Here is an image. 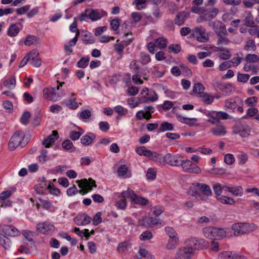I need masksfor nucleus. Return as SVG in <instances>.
<instances>
[{"label":"nucleus","instance_id":"nucleus-1","mask_svg":"<svg viewBox=\"0 0 259 259\" xmlns=\"http://www.w3.org/2000/svg\"><path fill=\"white\" fill-rule=\"evenodd\" d=\"M158 159L160 160H157L156 161V162L160 164H163L164 163H166L167 164L172 166H180L181 159L180 155L178 154H172L167 153L164 156H162V155L158 153Z\"/></svg>","mask_w":259,"mask_h":259},{"label":"nucleus","instance_id":"nucleus-2","mask_svg":"<svg viewBox=\"0 0 259 259\" xmlns=\"http://www.w3.org/2000/svg\"><path fill=\"white\" fill-rule=\"evenodd\" d=\"M64 84V82L59 83V84L57 85L56 89L54 88H45L43 91V93L46 96V98L52 100L53 101H56L60 99V98L64 96V93H61V94L57 92L60 89V87H62Z\"/></svg>","mask_w":259,"mask_h":259},{"label":"nucleus","instance_id":"nucleus-3","mask_svg":"<svg viewBox=\"0 0 259 259\" xmlns=\"http://www.w3.org/2000/svg\"><path fill=\"white\" fill-rule=\"evenodd\" d=\"M76 183L78 184V187L81 189L79 191V193L81 195H84L92 190V187H96L95 181L91 178L87 180L83 179L80 180H77Z\"/></svg>","mask_w":259,"mask_h":259},{"label":"nucleus","instance_id":"nucleus-4","mask_svg":"<svg viewBox=\"0 0 259 259\" xmlns=\"http://www.w3.org/2000/svg\"><path fill=\"white\" fill-rule=\"evenodd\" d=\"M25 137L23 132L19 131L16 132L11 138L9 143V148L11 150H14L19 146Z\"/></svg>","mask_w":259,"mask_h":259},{"label":"nucleus","instance_id":"nucleus-5","mask_svg":"<svg viewBox=\"0 0 259 259\" xmlns=\"http://www.w3.org/2000/svg\"><path fill=\"white\" fill-rule=\"evenodd\" d=\"M180 165L185 172L197 174H200L201 171V169L198 166L189 160H181Z\"/></svg>","mask_w":259,"mask_h":259},{"label":"nucleus","instance_id":"nucleus-6","mask_svg":"<svg viewBox=\"0 0 259 259\" xmlns=\"http://www.w3.org/2000/svg\"><path fill=\"white\" fill-rule=\"evenodd\" d=\"M192 35L197 41L201 42H206L209 39V35L205 29L202 27H195L192 30Z\"/></svg>","mask_w":259,"mask_h":259},{"label":"nucleus","instance_id":"nucleus-7","mask_svg":"<svg viewBox=\"0 0 259 259\" xmlns=\"http://www.w3.org/2000/svg\"><path fill=\"white\" fill-rule=\"evenodd\" d=\"M136 152L140 156L143 155L148 158L151 160H153L156 162V160H159L158 159V153L154 151H152L147 149L144 146H141L138 147L136 149Z\"/></svg>","mask_w":259,"mask_h":259},{"label":"nucleus","instance_id":"nucleus-8","mask_svg":"<svg viewBox=\"0 0 259 259\" xmlns=\"http://www.w3.org/2000/svg\"><path fill=\"white\" fill-rule=\"evenodd\" d=\"M36 231L43 234H49L53 232L55 226L48 222H44L37 224L36 226Z\"/></svg>","mask_w":259,"mask_h":259},{"label":"nucleus","instance_id":"nucleus-9","mask_svg":"<svg viewBox=\"0 0 259 259\" xmlns=\"http://www.w3.org/2000/svg\"><path fill=\"white\" fill-rule=\"evenodd\" d=\"M87 12L88 17L92 21L98 20L107 15V13L103 10L87 9Z\"/></svg>","mask_w":259,"mask_h":259},{"label":"nucleus","instance_id":"nucleus-10","mask_svg":"<svg viewBox=\"0 0 259 259\" xmlns=\"http://www.w3.org/2000/svg\"><path fill=\"white\" fill-rule=\"evenodd\" d=\"M155 111L154 108L152 106H145L144 110H140L136 113V116L139 120L143 118L149 120L151 118V114Z\"/></svg>","mask_w":259,"mask_h":259},{"label":"nucleus","instance_id":"nucleus-11","mask_svg":"<svg viewBox=\"0 0 259 259\" xmlns=\"http://www.w3.org/2000/svg\"><path fill=\"white\" fill-rule=\"evenodd\" d=\"M208 25L211 27L218 35L227 34L225 25L220 21H210Z\"/></svg>","mask_w":259,"mask_h":259},{"label":"nucleus","instance_id":"nucleus-12","mask_svg":"<svg viewBox=\"0 0 259 259\" xmlns=\"http://www.w3.org/2000/svg\"><path fill=\"white\" fill-rule=\"evenodd\" d=\"M193 253L192 247H182L177 251L176 257L177 259H189Z\"/></svg>","mask_w":259,"mask_h":259},{"label":"nucleus","instance_id":"nucleus-13","mask_svg":"<svg viewBox=\"0 0 259 259\" xmlns=\"http://www.w3.org/2000/svg\"><path fill=\"white\" fill-rule=\"evenodd\" d=\"M141 226L145 227H149L151 225H161L162 226V223L159 219L150 217H144L139 221Z\"/></svg>","mask_w":259,"mask_h":259},{"label":"nucleus","instance_id":"nucleus-14","mask_svg":"<svg viewBox=\"0 0 259 259\" xmlns=\"http://www.w3.org/2000/svg\"><path fill=\"white\" fill-rule=\"evenodd\" d=\"M188 243L196 249H202L207 246V242L202 238H193L188 240Z\"/></svg>","mask_w":259,"mask_h":259},{"label":"nucleus","instance_id":"nucleus-15","mask_svg":"<svg viewBox=\"0 0 259 259\" xmlns=\"http://www.w3.org/2000/svg\"><path fill=\"white\" fill-rule=\"evenodd\" d=\"M219 259H247V257L236 252L226 251L219 254Z\"/></svg>","mask_w":259,"mask_h":259},{"label":"nucleus","instance_id":"nucleus-16","mask_svg":"<svg viewBox=\"0 0 259 259\" xmlns=\"http://www.w3.org/2000/svg\"><path fill=\"white\" fill-rule=\"evenodd\" d=\"M233 132L242 137H247L250 135V129L247 125L240 124L234 127Z\"/></svg>","mask_w":259,"mask_h":259},{"label":"nucleus","instance_id":"nucleus-17","mask_svg":"<svg viewBox=\"0 0 259 259\" xmlns=\"http://www.w3.org/2000/svg\"><path fill=\"white\" fill-rule=\"evenodd\" d=\"M241 102V100L238 98L229 99L226 100L224 102V108L227 110L234 112V110L238 105V103Z\"/></svg>","mask_w":259,"mask_h":259},{"label":"nucleus","instance_id":"nucleus-18","mask_svg":"<svg viewBox=\"0 0 259 259\" xmlns=\"http://www.w3.org/2000/svg\"><path fill=\"white\" fill-rule=\"evenodd\" d=\"M202 192L206 196H210L212 195V191L210 187L205 184L196 183L192 185V187Z\"/></svg>","mask_w":259,"mask_h":259},{"label":"nucleus","instance_id":"nucleus-19","mask_svg":"<svg viewBox=\"0 0 259 259\" xmlns=\"http://www.w3.org/2000/svg\"><path fill=\"white\" fill-rule=\"evenodd\" d=\"M58 138V134L56 131H53L52 134L49 136L42 141V144L46 148H49Z\"/></svg>","mask_w":259,"mask_h":259},{"label":"nucleus","instance_id":"nucleus-20","mask_svg":"<svg viewBox=\"0 0 259 259\" xmlns=\"http://www.w3.org/2000/svg\"><path fill=\"white\" fill-rule=\"evenodd\" d=\"M3 232L7 235L15 237L20 235V231L12 225H6L3 229Z\"/></svg>","mask_w":259,"mask_h":259},{"label":"nucleus","instance_id":"nucleus-21","mask_svg":"<svg viewBox=\"0 0 259 259\" xmlns=\"http://www.w3.org/2000/svg\"><path fill=\"white\" fill-rule=\"evenodd\" d=\"M75 223L77 225H86L91 221V218L85 214H82L77 215L74 219Z\"/></svg>","mask_w":259,"mask_h":259},{"label":"nucleus","instance_id":"nucleus-22","mask_svg":"<svg viewBox=\"0 0 259 259\" xmlns=\"http://www.w3.org/2000/svg\"><path fill=\"white\" fill-rule=\"evenodd\" d=\"M143 103L153 102L158 99V95L154 91H149L144 97L141 98Z\"/></svg>","mask_w":259,"mask_h":259},{"label":"nucleus","instance_id":"nucleus-23","mask_svg":"<svg viewBox=\"0 0 259 259\" xmlns=\"http://www.w3.org/2000/svg\"><path fill=\"white\" fill-rule=\"evenodd\" d=\"M215 227L208 226L203 228L202 233L203 236L207 239L214 240Z\"/></svg>","mask_w":259,"mask_h":259},{"label":"nucleus","instance_id":"nucleus-24","mask_svg":"<svg viewBox=\"0 0 259 259\" xmlns=\"http://www.w3.org/2000/svg\"><path fill=\"white\" fill-rule=\"evenodd\" d=\"M213 135L217 136H224L226 134L225 127L221 123L217 124V126L211 128Z\"/></svg>","mask_w":259,"mask_h":259},{"label":"nucleus","instance_id":"nucleus-25","mask_svg":"<svg viewBox=\"0 0 259 259\" xmlns=\"http://www.w3.org/2000/svg\"><path fill=\"white\" fill-rule=\"evenodd\" d=\"M226 189L227 191L229 192L235 196H241L243 193V189L240 186L235 187L227 186Z\"/></svg>","mask_w":259,"mask_h":259},{"label":"nucleus","instance_id":"nucleus-26","mask_svg":"<svg viewBox=\"0 0 259 259\" xmlns=\"http://www.w3.org/2000/svg\"><path fill=\"white\" fill-rule=\"evenodd\" d=\"M176 117L180 122L188 124L190 126L194 125L195 122L197 121V119L196 118H188L183 117L178 113L176 114Z\"/></svg>","mask_w":259,"mask_h":259},{"label":"nucleus","instance_id":"nucleus-27","mask_svg":"<svg viewBox=\"0 0 259 259\" xmlns=\"http://www.w3.org/2000/svg\"><path fill=\"white\" fill-rule=\"evenodd\" d=\"M206 116L209 118L208 119V122L213 124H217L220 123L217 111H209L206 114Z\"/></svg>","mask_w":259,"mask_h":259},{"label":"nucleus","instance_id":"nucleus-28","mask_svg":"<svg viewBox=\"0 0 259 259\" xmlns=\"http://www.w3.org/2000/svg\"><path fill=\"white\" fill-rule=\"evenodd\" d=\"M232 229L234 232L235 235L244 234V223H237L234 224L232 226Z\"/></svg>","mask_w":259,"mask_h":259},{"label":"nucleus","instance_id":"nucleus-29","mask_svg":"<svg viewBox=\"0 0 259 259\" xmlns=\"http://www.w3.org/2000/svg\"><path fill=\"white\" fill-rule=\"evenodd\" d=\"M117 174L119 177H123L125 178H130L131 176V174L128 170L127 167L124 165H121L118 170Z\"/></svg>","mask_w":259,"mask_h":259},{"label":"nucleus","instance_id":"nucleus-30","mask_svg":"<svg viewBox=\"0 0 259 259\" xmlns=\"http://www.w3.org/2000/svg\"><path fill=\"white\" fill-rule=\"evenodd\" d=\"M11 241L10 239L5 235L0 233V245L5 249L8 250L11 247Z\"/></svg>","mask_w":259,"mask_h":259},{"label":"nucleus","instance_id":"nucleus-31","mask_svg":"<svg viewBox=\"0 0 259 259\" xmlns=\"http://www.w3.org/2000/svg\"><path fill=\"white\" fill-rule=\"evenodd\" d=\"M227 229L215 227L214 239H221L226 237Z\"/></svg>","mask_w":259,"mask_h":259},{"label":"nucleus","instance_id":"nucleus-32","mask_svg":"<svg viewBox=\"0 0 259 259\" xmlns=\"http://www.w3.org/2000/svg\"><path fill=\"white\" fill-rule=\"evenodd\" d=\"M226 187H227V186L223 185L220 183L214 184L212 186L213 190L217 197L221 196L223 191H227Z\"/></svg>","mask_w":259,"mask_h":259},{"label":"nucleus","instance_id":"nucleus-33","mask_svg":"<svg viewBox=\"0 0 259 259\" xmlns=\"http://www.w3.org/2000/svg\"><path fill=\"white\" fill-rule=\"evenodd\" d=\"M138 259H153V255L145 249H140L137 255Z\"/></svg>","mask_w":259,"mask_h":259},{"label":"nucleus","instance_id":"nucleus-34","mask_svg":"<svg viewBox=\"0 0 259 259\" xmlns=\"http://www.w3.org/2000/svg\"><path fill=\"white\" fill-rule=\"evenodd\" d=\"M188 13L185 12L179 13L175 19V23L180 26L184 24L186 18L188 16Z\"/></svg>","mask_w":259,"mask_h":259},{"label":"nucleus","instance_id":"nucleus-35","mask_svg":"<svg viewBox=\"0 0 259 259\" xmlns=\"http://www.w3.org/2000/svg\"><path fill=\"white\" fill-rule=\"evenodd\" d=\"M136 195V194L133 190L128 189L127 190L124 191L120 193L119 197H122L125 200H126V198L130 199L131 200L133 201Z\"/></svg>","mask_w":259,"mask_h":259},{"label":"nucleus","instance_id":"nucleus-36","mask_svg":"<svg viewBox=\"0 0 259 259\" xmlns=\"http://www.w3.org/2000/svg\"><path fill=\"white\" fill-rule=\"evenodd\" d=\"M219 10L217 8H212L209 10H204L203 16L205 19H212L214 18L218 14Z\"/></svg>","mask_w":259,"mask_h":259},{"label":"nucleus","instance_id":"nucleus-37","mask_svg":"<svg viewBox=\"0 0 259 259\" xmlns=\"http://www.w3.org/2000/svg\"><path fill=\"white\" fill-rule=\"evenodd\" d=\"M26 46H30L39 44V38L33 35H28L27 36L24 41Z\"/></svg>","mask_w":259,"mask_h":259},{"label":"nucleus","instance_id":"nucleus-38","mask_svg":"<svg viewBox=\"0 0 259 259\" xmlns=\"http://www.w3.org/2000/svg\"><path fill=\"white\" fill-rule=\"evenodd\" d=\"M94 138L95 136L93 134L89 133L83 136L80 139V142L83 145L89 146L92 143Z\"/></svg>","mask_w":259,"mask_h":259},{"label":"nucleus","instance_id":"nucleus-39","mask_svg":"<svg viewBox=\"0 0 259 259\" xmlns=\"http://www.w3.org/2000/svg\"><path fill=\"white\" fill-rule=\"evenodd\" d=\"M62 103L68 108L72 109H75L78 106V103L75 101V98L72 97L69 99L64 100L62 102Z\"/></svg>","mask_w":259,"mask_h":259},{"label":"nucleus","instance_id":"nucleus-40","mask_svg":"<svg viewBox=\"0 0 259 259\" xmlns=\"http://www.w3.org/2000/svg\"><path fill=\"white\" fill-rule=\"evenodd\" d=\"M217 199L222 203L229 205H234L235 201L232 198L227 197L226 196L221 195L217 197Z\"/></svg>","mask_w":259,"mask_h":259},{"label":"nucleus","instance_id":"nucleus-41","mask_svg":"<svg viewBox=\"0 0 259 259\" xmlns=\"http://www.w3.org/2000/svg\"><path fill=\"white\" fill-rule=\"evenodd\" d=\"M16 81L14 76L7 79L4 82V85L7 88L12 90L16 87Z\"/></svg>","mask_w":259,"mask_h":259},{"label":"nucleus","instance_id":"nucleus-42","mask_svg":"<svg viewBox=\"0 0 259 259\" xmlns=\"http://www.w3.org/2000/svg\"><path fill=\"white\" fill-rule=\"evenodd\" d=\"M39 201L43 208L51 211H54V208L51 201L42 199H40Z\"/></svg>","mask_w":259,"mask_h":259},{"label":"nucleus","instance_id":"nucleus-43","mask_svg":"<svg viewBox=\"0 0 259 259\" xmlns=\"http://www.w3.org/2000/svg\"><path fill=\"white\" fill-rule=\"evenodd\" d=\"M127 103L131 108H134L143 103L141 98L132 97L128 99Z\"/></svg>","mask_w":259,"mask_h":259},{"label":"nucleus","instance_id":"nucleus-44","mask_svg":"<svg viewBox=\"0 0 259 259\" xmlns=\"http://www.w3.org/2000/svg\"><path fill=\"white\" fill-rule=\"evenodd\" d=\"M202 101L206 104H210L214 100V97L209 94L204 93L199 96Z\"/></svg>","mask_w":259,"mask_h":259},{"label":"nucleus","instance_id":"nucleus-45","mask_svg":"<svg viewBox=\"0 0 259 259\" xmlns=\"http://www.w3.org/2000/svg\"><path fill=\"white\" fill-rule=\"evenodd\" d=\"M205 90V87L201 83H195L193 87V91L194 93L197 94L200 96L202 94H203L204 91Z\"/></svg>","mask_w":259,"mask_h":259},{"label":"nucleus","instance_id":"nucleus-46","mask_svg":"<svg viewBox=\"0 0 259 259\" xmlns=\"http://www.w3.org/2000/svg\"><path fill=\"white\" fill-rule=\"evenodd\" d=\"M20 30L17 24H12L9 27L8 33L11 36H15L19 33Z\"/></svg>","mask_w":259,"mask_h":259},{"label":"nucleus","instance_id":"nucleus-47","mask_svg":"<svg viewBox=\"0 0 259 259\" xmlns=\"http://www.w3.org/2000/svg\"><path fill=\"white\" fill-rule=\"evenodd\" d=\"M133 202H134L135 204L142 205H146L148 204L149 202L147 199L141 196H139L137 195V194L133 199Z\"/></svg>","mask_w":259,"mask_h":259},{"label":"nucleus","instance_id":"nucleus-48","mask_svg":"<svg viewBox=\"0 0 259 259\" xmlns=\"http://www.w3.org/2000/svg\"><path fill=\"white\" fill-rule=\"evenodd\" d=\"M115 206L118 209L124 210L127 207L126 200L122 197L116 201L115 203Z\"/></svg>","mask_w":259,"mask_h":259},{"label":"nucleus","instance_id":"nucleus-49","mask_svg":"<svg viewBox=\"0 0 259 259\" xmlns=\"http://www.w3.org/2000/svg\"><path fill=\"white\" fill-rule=\"evenodd\" d=\"M178 237L169 238L168 243L166 245L167 248L169 250L175 248L178 245Z\"/></svg>","mask_w":259,"mask_h":259},{"label":"nucleus","instance_id":"nucleus-50","mask_svg":"<svg viewBox=\"0 0 259 259\" xmlns=\"http://www.w3.org/2000/svg\"><path fill=\"white\" fill-rule=\"evenodd\" d=\"M38 161L41 163H44L50 159L49 157L47 156V150L44 149L40 152V154L38 157Z\"/></svg>","mask_w":259,"mask_h":259},{"label":"nucleus","instance_id":"nucleus-51","mask_svg":"<svg viewBox=\"0 0 259 259\" xmlns=\"http://www.w3.org/2000/svg\"><path fill=\"white\" fill-rule=\"evenodd\" d=\"M244 70L246 72L252 71L256 73L258 70V67L250 63H246L244 66Z\"/></svg>","mask_w":259,"mask_h":259},{"label":"nucleus","instance_id":"nucleus-52","mask_svg":"<svg viewBox=\"0 0 259 259\" xmlns=\"http://www.w3.org/2000/svg\"><path fill=\"white\" fill-rule=\"evenodd\" d=\"M257 226L254 224L244 223V230L245 234L254 231L257 229Z\"/></svg>","mask_w":259,"mask_h":259},{"label":"nucleus","instance_id":"nucleus-53","mask_svg":"<svg viewBox=\"0 0 259 259\" xmlns=\"http://www.w3.org/2000/svg\"><path fill=\"white\" fill-rule=\"evenodd\" d=\"M244 49L247 51H254L256 49V46L254 40L252 39L248 40L246 42Z\"/></svg>","mask_w":259,"mask_h":259},{"label":"nucleus","instance_id":"nucleus-54","mask_svg":"<svg viewBox=\"0 0 259 259\" xmlns=\"http://www.w3.org/2000/svg\"><path fill=\"white\" fill-rule=\"evenodd\" d=\"M154 43L155 44L156 47L159 49L164 48L166 46V40L160 37L156 39Z\"/></svg>","mask_w":259,"mask_h":259},{"label":"nucleus","instance_id":"nucleus-55","mask_svg":"<svg viewBox=\"0 0 259 259\" xmlns=\"http://www.w3.org/2000/svg\"><path fill=\"white\" fill-rule=\"evenodd\" d=\"M77 42L76 38H73L71 40H70L68 43L65 45L64 46V49L66 52L72 53V50L71 49V47L73 46H74Z\"/></svg>","mask_w":259,"mask_h":259},{"label":"nucleus","instance_id":"nucleus-56","mask_svg":"<svg viewBox=\"0 0 259 259\" xmlns=\"http://www.w3.org/2000/svg\"><path fill=\"white\" fill-rule=\"evenodd\" d=\"M118 41L119 40L118 39L116 41V43L114 45V48L115 50L118 53L119 58H121L122 57L124 46L121 43H119Z\"/></svg>","mask_w":259,"mask_h":259},{"label":"nucleus","instance_id":"nucleus-57","mask_svg":"<svg viewBox=\"0 0 259 259\" xmlns=\"http://www.w3.org/2000/svg\"><path fill=\"white\" fill-rule=\"evenodd\" d=\"M239 164H244L248 160L247 155L243 152H241L237 156Z\"/></svg>","mask_w":259,"mask_h":259},{"label":"nucleus","instance_id":"nucleus-58","mask_svg":"<svg viewBox=\"0 0 259 259\" xmlns=\"http://www.w3.org/2000/svg\"><path fill=\"white\" fill-rule=\"evenodd\" d=\"M174 128V125L171 123L167 122H163L161 123L160 126V130L161 132H164L166 131H171Z\"/></svg>","mask_w":259,"mask_h":259},{"label":"nucleus","instance_id":"nucleus-59","mask_svg":"<svg viewBox=\"0 0 259 259\" xmlns=\"http://www.w3.org/2000/svg\"><path fill=\"white\" fill-rule=\"evenodd\" d=\"M244 24L247 26H252L254 25L253 17L250 14H248L243 20Z\"/></svg>","mask_w":259,"mask_h":259},{"label":"nucleus","instance_id":"nucleus-60","mask_svg":"<svg viewBox=\"0 0 259 259\" xmlns=\"http://www.w3.org/2000/svg\"><path fill=\"white\" fill-rule=\"evenodd\" d=\"M23 235L29 242H33V237L34 235V232L28 230H23L22 232Z\"/></svg>","mask_w":259,"mask_h":259},{"label":"nucleus","instance_id":"nucleus-61","mask_svg":"<svg viewBox=\"0 0 259 259\" xmlns=\"http://www.w3.org/2000/svg\"><path fill=\"white\" fill-rule=\"evenodd\" d=\"M47 188L49 190L50 193L51 194H53V195H54L56 196H58L60 193V190H59V189H58L56 187H54L53 184L51 182H49V185L47 187Z\"/></svg>","mask_w":259,"mask_h":259},{"label":"nucleus","instance_id":"nucleus-62","mask_svg":"<svg viewBox=\"0 0 259 259\" xmlns=\"http://www.w3.org/2000/svg\"><path fill=\"white\" fill-rule=\"evenodd\" d=\"M165 230L169 238L178 237V235L174 228L167 226L165 228Z\"/></svg>","mask_w":259,"mask_h":259},{"label":"nucleus","instance_id":"nucleus-63","mask_svg":"<svg viewBox=\"0 0 259 259\" xmlns=\"http://www.w3.org/2000/svg\"><path fill=\"white\" fill-rule=\"evenodd\" d=\"M78 115L80 119H88L91 116V112L88 109H85L78 113Z\"/></svg>","mask_w":259,"mask_h":259},{"label":"nucleus","instance_id":"nucleus-64","mask_svg":"<svg viewBox=\"0 0 259 259\" xmlns=\"http://www.w3.org/2000/svg\"><path fill=\"white\" fill-rule=\"evenodd\" d=\"M245 60L249 63L256 62L259 61V57L256 54H247L245 57Z\"/></svg>","mask_w":259,"mask_h":259}]
</instances>
